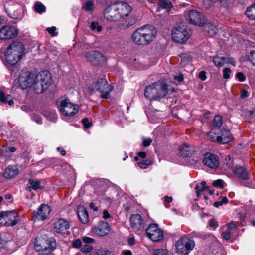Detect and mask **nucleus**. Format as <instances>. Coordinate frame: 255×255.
Wrapping results in <instances>:
<instances>
[{
    "label": "nucleus",
    "mask_w": 255,
    "mask_h": 255,
    "mask_svg": "<svg viewBox=\"0 0 255 255\" xmlns=\"http://www.w3.org/2000/svg\"><path fill=\"white\" fill-rule=\"evenodd\" d=\"M157 32L150 26H144L136 29L132 34L131 39L138 45H146L150 44L155 38Z\"/></svg>",
    "instance_id": "f257e3e1"
},
{
    "label": "nucleus",
    "mask_w": 255,
    "mask_h": 255,
    "mask_svg": "<svg viewBox=\"0 0 255 255\" xmlns=\"http://www.w3.org/2000/svg\"><path fill=\"white\" fill-rule=\"evenodd\" d=\"M167 92V84L163 81H159L146 86L144 90V95L150 100H156L163 98Z\"/></svg>",
    "instance_id": "f03ea898"
},
{
    "label": "nucleus",
    "mask_w": 255,
    "mask_h": 255,
    "mask_svg": "<svg viewBox=\"0 0 255 255\" xmlns=\"http://www.w3.org/2000/svg\"><path fill=\"white\" fill-rule=\"evenodd\" d=\"M58 109L63 119L69 122L71 117L74 116L78 112V105L72 103L66 98H61L57 100Z\"/></svg>",
    "instance_id": "7ed1b4c3"
},
{
    "label": "nucleus",
    "mask_w": 255,
    "mask_h": 255,
    "mask_svg": "<svg viewBox=\"0 0 255 255\" xmlns=\"http://www.w3.org/2000/svg\"><path fill=\"white\" fill-rule=\"evenodd\" d=\"M24 47L19 42H14L8 46L5 52L6 60L11 65L16 64L24 54Z\"/></svg>",
    "instance_id": "20e7f679"
},
{
    "label": "nucleus",
    "mask_w": 255,
    "mask_h": 255,
    "mask_svg": "<svg viewBox=\"0 0 255 255\" xmlns=\"http://www.w3.org/2000/svg\"><path fill=\"white\" fill-rule=\"evenodd\" d=\"M51 83L50 74L43 71L35 75L33 89L36 93L41 94L48 88Z\"/></svg>",
    "instance_id": "39448f33"
},
{
    "label": "nucleus",
    "mask_w": 255,
    "mask_h": 255,
    "mask_svg": "<svg viewBox=\"0 0 255 255\" xmlns=\"http://www.w3.org/2000/svg\"><path fill=\"white\" fill-rule=\"evenodd\" d=\"M179 156L185 158L187 163L195 165L197 164L200 158L199 154L196 151V148L187 144H183L179 148Z\"/></svg>",
    "instance_id": "423d86ee"
},
{
    "label": "nucleus",
    "mask_w": 255,
    "mask_h": 255,
    "mask_svg": "<svg viewBox=\"0 0 255 255\" xmlns=\"http://www.w3.org/2000/svg\"><path fill=\"white\" fill-rule=\"evenodd\" d=\"M193 240L187 236H183L176 241L175 243V251L179 255H188L195 247Z\"/></svg>",
    "instance_id": "0eeeda50"
},
{
    "label": "nucleus",
    "mask_w": 255,
    "mask_h": 255,
    "mask_svg": "<svg viewBox=\"0 0 255 255\" xmlns=\"http://www.w3.org/2000/svg\"><path fill=\"white\" fill-rule=\"evenodd\" d=\"M56 242L53 238L47 239H39L34 243V248L38 252H41L43 255H51L55 249Z\"/></svg>",
    "instance_id": "6e6552de"
},
{
    "label": "nucleus",
    "mask_w": 255,
    "mask_h": 255,
    "mask_svg": "<svg viewBox=\"0 0 255 255\" xmlns=\"http://www.w3.org/2000/svg\"><path fill=\"white\" fill-rule=\"evenodd\" d=\"M4 6L6 12L11 18L20 20L23 17L24 8L18 3L10 1L5 3Z\"/></svg>",
    "instance_id": "1a4fd4ad"
},
{
    "label": "nucleus",
    "mask_w": 255,
    "mask_h": 255,
    "mask_svg": "<svg viewBox=\"0 0 255 255\" xmlns=\"http://www.w3.org/2000/svg\"><path fill=\"white\" fill-rule=\"evenodd\" d=\"M191 35V31L182 23L175 26L172 31L173 39L182 43L187 41Z\"/></svg>",
    "instance_id": "9d476101"
},
{
    "label": "nucleus",
    "mask_w": 255,
    "mask_h": 255,
    "mask_svg": "<svg viewBox=\"0 0 255 255\" xmlns=\"http://www.w3.org/2000/svg\"><path fill=\"white\" fill-rule=\"evenodd\" d=\"M18 213L14 210L0 213V223L5 226H13L19 221Z\"/></svg>",
    "instance_id": "9b49d317"
},
{
    "label": "nucleus",
    "mask_w": 255,
    "mask_h": 255,
    "mask_svg": "<svg viewBox=\"0 0 255 255\" xmlns=\"http://www.w3.org/2000/svg\"><path fill=\"white\" fill-rule=\"evenodd\" d=\"M208 137L212 141L222 144H226L232 139L230 131L227 129L221 130L220 133L217 134L215 132L210 131L208 134Z\"/></svg>",
    "instance_id": "f8f14e48"
},
{
    "label": "nucleus",
    "mask_w": 255,
    "mask_h": 255,
    "mask_svg": "<svg viewBox=\"0 0 255 255\" xmlns=\"http://www.w3.org/2000/svg\"><path fill=\"white\" fill-rule=\"evenodd\" d=\"M147 237L154 242L161 241L164 238L163 231L156 224H150L146 229Z\"/></svg>",
    "instance_id": "ddd939ff"
},
{
    "label": "nucleus",
    "mask_w": 255,
    "mask_h": 255,
    "mask_svg": "<svg viewBox=\"0 0 255 255\" xmlns=\"http://www.w3.org/2000/svg\"><path fill=\"white\" fill-rule=\"evenodd\" d=\"M35 75L27 71H22L19 75L18 82L23 89L33 87Z\"/></svg>",
    "instance_id": "4468645a"
},
{
    "label": "nucleus",
    "mask_w": 255,
    "mask_h": 255,
    "mask_svg": "<svg viewBox=\"0 0 255 255\" xmlns=\"http://www.w3.org/2000/svg\"><path fill=\"white\" fill-rule=\"evenodd\" d=\"M96 89L100 93L102 98L108 99L110 93L113 90V87L109 85L106 79H99L95 83Z\"/></svg>",
    "instance_id": "2eb2a0df"
},
{
    "label": "nucleus",
    "mask_w": 255,
    "mask_h": 255,
    "mask_svg": "<svg viewBox=\"0 0 255 255\" xmlns=\"http://www.w3.org/2000/svg\"><path fill=\"white\" fill-rule=\"evenodd\" d=\"M185 17L191 24L196 26H201L204 24L202 15L197 10L191 9L185 12Z\"/></svg>",
    "instance_id": "dca6fc26"
},
{
    "label": "nucleus",
    "mask_w": 255,
    "mask_h": 255,
    "mask_svg": "<svg viewBox=\"0 0 255 255\" xmlns=\"http://www.w3.org/2000/svg\"><path fill=\"white\" fill-rule=\"evenodd\" d=\"M118 15V21L128 16L132 11L131 7L128 3L124 2L117 1L114 2Z\"/></svg>",
    "instance_id": "f3484780"
},
{
    "label": "nucleus",
    "mask_w": 255,
    "mask_h": 255,
    "mask_svg": "<svg viewBox=\"0 0 255 255\" xmlns=\"http://www.w3.org/2000/svg\"><path fill=\"white\" fill-rule=\"evenodd\" d=\"M51 209L47 204H42L36 211L33 212V219L34 221L44 220L49 215Z\"/></svg>",
    "instance_id": "a211bd4d"
},
{
    "label": "nucleus",
    "mask_w": 255,
    "mask_h": 255,
    "mask_svg": "<svg viewBox=\"0 0 255 255\" xmlns=\"http://www.w3.org/2000/svg\"><path fill=\"white\" fill-rule=\"evenodd\" d=\"M131 227L135 231H138L144 228L145 223L142 217L139 214H133L130 218Z\"/></svg>",
    "instance_id": "6ab92c4d"
},
{
    "label": "nucleus",
    "mask_w": 255,
    "mask_h": 255,
    "mask_svg": "<svg viewBox=\"0 0 255 255\" xmlns=\"http://www.w3.org/2000/svg\"><path fill=\"white\" fill-rule=\"evenodd\" d=\"M203 163L204 165L210 168L215 169L218 166L219 160L217 155L210 152H207L204 155Z\"/></svg>",
    "instance_id": "aec40b11"
},
{
    "label": "nucleus",
    "mask_w": 255,
    "mask_h": 255,
    "mask_svg": "<svg viewBox=\"0 0 255 255\" xmlns=\"http://www.w3.org/2000/svg\"><path fill=\"white\" fill-rule=\"evenodd\" d=\"M18 34L16 27L6 26L0 28V39H7L15 37Z\"/></svg>",
    "instance_id": "412c9836"
},
{
    "label": "nucleus",
    "mask_w": 255,
    "mask_h": 255,
    "mask_svg": "<svg viewBox=\"0 0 255 255\" xmlns=\"http://www.w3.org/2000/svg\"><path fill=\"white\" fill-rule=\"evenodd\" d=\"M70 228L69 222L62 218L55 219L53 223L54 231L57 233L64 234Z\"/></svg>",
    "instance_id": "4be33fe9"
},
{
    "label": "nucleus",
    "mask_w": 255,
    "mask_h": 255,
    "mask_svg": "<svg viewBox=\"0 0 255 255\" xmlns=\"http://www.w3.org/2000/svg\"><path fill=\"white\" fill-rule=\"evenodd\" d=\"M87 60L94 64H99L106 61V57L101 53L96 51L87 52L85 55Z\"/></svg>",
    "instance_id": "5701e85b"
},
{
    "label": "nucleus",
    "mask_w": 255,
    "mask_h": 255,
    "mask_svg": "<svg viewBox=\"0 0 255 255\" xmlns=\"http://www.w3.org/2000/svg\"><path fill=\"white\" fill-rule=\"evenodd\" d=\"M114 3L108 5L104 10V16L110 21H118V15Z\"/></svg>",
    "instance_id": "b1692460"
},
{
    "label": "nucleus",
    "mask_w": 255,
    "mask_h": 255,
    "mask_svg": "<svg viewBox=\"0 0 255 255\" xmlns=\"http://www.w3.org/2000/svg\"><path fill=\"white\" fill-rule=\"evenodd\" d=\"M109 224L104 221L100 222L97 226L93 228V233L97 236L101 237L106 235L110 231Z\"/></svg>",
    "instance_id": "393cba45"
},
{
    "label": "nucleus",
    "mask_w": 255,
    "mask_h": 255,
    "mask_svg": "<svg viewBox=\"0 0 255 255\" xmlns=\"http://www.w3.org/2000/svg\"><path fill=\"white\" fill-rule=\"evenodd\" d=\"M214 64L218 67L224 66L225 64H231L235 66V61L233 58L225 57L215 56L213 58Z\"/></svg>",
    "instance_id": "a878e982"
},
{
    "label": "nucleus",
    "mask_w": 255,
    "mask_h": 255,
    "mask_svg": "<svg viewBox=\"0 0 255 255\" xmlns=\"http://www.w3.org/2000/svg\"><path fill=\"white\" fill-rule=\"evenodd\" d=\"M232 170L236 175V176L242 180H247L248 179V175L247 171L242 167L236 165L235 167H231Z\"/></svg>",
    "instance_id": "bb28decb"
},
{
    "label": "nucleus",
    "mask_w": 255,
    "mask_h": 255,
    "mask_svg": "<svg viewBox=\"0 0 255 255\" xmlns=\"http://www.w3.org/2000/svg\"><path fill=\"white\" fill-rule=\"evenodd\" d=\"M77 214L82 223L86 224L88 223L89 221V215L84 207L82 206L78 207Z\"/></svg>",
    "instance_id": "cd10ccee"
},
{
    "label": "nucleus",
    "mask_w": 255,
    "mask_h": 255,
    "mask_svg": "<svg viewBox=\"0 0 255 255\" xmlns=\"http://www.w3.org/2000/svg\"><path fill=\"white\" fill-rule=\"evenodd\" d=\"M204 29L205 32H207L210 36H213L219 32V28L211 23H205Z\"/></svg>",
    "instance_id": "c85d7f7f"
},
{
    "label": "nucleus",
    "mask_w": 255,
    "mask_h": 255,
    "mask_svg": "<svg viewBox=\"0 0 255 255\" xmlns=\"http://www.w3.org/2000/svg\"><path fill=\"white\" fill-rule=\"evenodd\" d=\"M18 173V169L15 166H9L5 168L3 176L6 178H11Z\"/></svg>",
    "instance_id": "c756f323"
},
{
    "label": "nucleus",
    "mask_w": 255,
    "mask_h": 255,
    "mask_svg": "<svg viewBox=\"0 0 255 255\" xmlns=\"http://www.w3.org/2000/svg\"><path fill=\"white\" fill-rule=\"evenodd\" d=\"M28 188L32 189L34 190L43 188V186L41 185L40 181L36 179H30L28 180Z\"/></svg>",
    "instance_id": "7c9ffc66"
},
{
    "label": "nucleus",
    "mask_w": 255,
    "mask_h": 255,
    "mask_svg": "<svg viewBox=\"0 0 255 255\" xmlns=\"http://www.w3.org/2000/svg\"><path fill=\"white\" fill-rule=\"evenodd\" d=\"M223 125V119L221 116L216 115L215 116L213 121V127L211 131L215 132V130L219 129Z\"/></svg>",
    "instance_id": "2f4dec72"
},
{
    "label": "nucleus",
    "mask_w": 255,
    "mask_h": 255,
    "mask_svg": "<svg viewBox=\"0 0 255 255\" xmlns=\"http://www.w3.org/2000/svg\"><path fill=\"white\" fill-rule=\"evenodd\" d=\"M0 101L2 103H8L10 106L12 105L14 103L10 95L7 94L5 95L4 93L1 91H0Z\"/></svg>",
    "instance_id": "473e14b6"
},
{
    "label": "nucleus",
    "mask_w": 255,
    "mask_h": 255,
    "mask_svg": "<svg viewBox=\"0 0 255 255\" xmlns=\"http://www.w3.org/2000/svg\"><path fill=\"white\" fill-rule=\"evenodd\" d=\"M246 15L249 19L255 20V3L246 9Z\"/></svg>",
    "instance_id": "72a5a7b5"
},
{
    "label": "nucleus",
    "mask_w": 255,
    "mask_h": 255,
    "mask_svg": "<svg viewBox=\"0 0 255 255\" xmlns=\"http://www.w3.org/2000/svg\"><path fill=\"white\" fill-rule=\"evenodd\" d=\"M82 8L86 12H91L95 8V4L92 1L88 0L83 4Z\"/></svg>",
    "instance_id": "f704fd0d"
},
{
    "label": "nucleus",
    "mask_w": 255,
    "mask_h": 255,
    "mask_svg": "<svg viewBox=\"0 0 255 255\" xmlns=\"http://www.w3.org/2000/svg\"><path fill=\"white\" fill-rule=\"evenodd\" d=\"M207 188V187L206 185V182L205 181L201 182L200 184H196L195 189L196 191L197 196L200 197L201 193L206 190Z\"/></svg>",
    "instance_id": "c9c22d12"
},
{
    "label": "nucleus",
    "mask_w": 255,
    "mask_h": 255,
    "mask_svg": "<svg viewBox=\"0 0 255 255\" xmlns=\"http://www.w3.org/2000/svg\"><path fill=\"white\" fill-rule=\"evenodd\" d=\"M45 116L48 120L53 122H55L58 118L57 114L54 110L47 111L45 113Z\"/></svg>",
    "instance_id": "e433bc0d"
},
{
    "label": "nucleus",
    "mask_w": 255,
    "mask_h": 255,
    "mask_svg": "<svg viewBox=\"0 0 255 255\" xmlns=\"http://www.w3.org/2000/svg\"><path fill=\"white\" fill-rule=\"evenodd\" d=\"M172 7V4L170 1L162 0L159 3V8L165 9L167 10H170Z\"/></svg>",
    "instance_id": "4c0bfd02"
},
{
    "label": "nucleus",
    "mask_w": 255,
    "mask_h": 255,
    "mask_svg": "<svg viewBox=\"0 0 255 255\" xmlns=\"http://www.w3.org/2000/svg\"><path fill=\"white\" fill-rule=\"evenodd\" d=\"M89 27L90 28L91 30L93 31L101 32L102 30V27L101 25H99L98 22L95 21L92 22L90 24Z\"/></svg>",
    "instance_id": "58836bf2"
},
{
    "label": "nucleus",
    "mask_w": 255,
    "mask_h": 255,
    "mask_svg": "<svg viewBox=\"0 0 255 255\" xmlns=\"http://www.w3.org/2000/svg\"><path fill=\"white\" fill-rule=\"evenodd\" d=\"M246 57L250 62H251L253 65H255V50H251L248 54H247Z\"/></svg>",
    "instance_id": "ea45409f"
},
{
    "label": "nucleus",
    "mask_w": 255,
    "mask_h": 255,
    "mask_svg": "<svg viewBox=\"0 0 255 255\" xmlns=\"http://www.w3.org/2000/svg\"><path fill=\"white\" fill-rule=\"evenodd\" d=\"M45 9V6L40 2H37L35 4V10L38 13L44 12Z\"/></svg>",
    "instance_id": "a19ab883"
},
{
    "label": "nucleus",
    "mask_w": 255,
    "mask_h": 255,
    "mask_svg": "<svg viewBox=\"0 0 255 255\" xmlns=\"http://www.w3.org/2000/svg\"><path fill=\"white\" fill-rule=\"evenodd\" d=\"M137 164L141 169H146L151 164V162L148 160H145L138 162Z\"/></svg>",
    "instance_id": "79ce46f5"
},
{
    "label": "nucleus",
    "mask_w": 255,
    "mask_h": 255,
    "mask_svg": "<svg viewBox=\"0 0 255 255\" xmlns=\"http://www.w3.org/2000/svg\"><path fill=\"white\" fill-rule=\"evenodd\" d=\"M154 255H168V252L166 250L163 249H157L153 251Z\"/></svg>",
    "instance_id": "37998d69"
},
{
    "label": "nucleus",
    "mask_w": 255,
    "mask_h": 255,
    "mask_svg": "<svg viewBox=\"0 0 255 255\" xmlns=\"http://www.w3.org/2000/svg\"><path fill=\"white\" fill-rule=\"evenodd\" d=\"M212 185L214 187L223 188L224 187V182L221 179H218L213 182Z\"/></svg>",
    "instance_id": "c03bdc74"
},
{
    "label": "nucleus",
    "mask_w": 255,
    "mask_h": 255,
    "mask_svg": "<svg viewBox=\"0 0 255 255\" xmlns=\"http://www.w3.org/2000/svg\"><path fill=\"white\" fill-rule=\"evenodd\" d=\"M218 222L214 219H211L209 221V226L213 229H215L218 226Z\"/></svg>",
    "instance_id": "a18cd8bd"
},
{
    "label": "nucleus",
    "mask_w": 255,
    "mask_h": 255,
    "mask_svg": "<svg viewBox=\"0 0 255 255\" xmlns=\"http://www.w3.org/2000/svg\"><path fill=\"white\" fill-rule=\"evenodd\" d=\"M32 120L35 121L38 124H41L42 122V118L40 116L34 114L32 116Z\"/></svg>",
    "instance_id": "49530a36"
},
{
    "label": "nucleus",
    "mask_w": 255,
    "mask_h": 255,
    "mask_svg": "<svg viewBox=\"0 0 255 255\" xmlns=\"http://www.w3.org/2000/svg\"><path fill=\"white\" fill-rule=\"evenodd\" d=\"M231 70L229 68H225L223 69V77L225 79H229L230 78V74Z\"/></svg>",
    "instance_id": "de8ad7c7"
},
{
    "label": "nucleus",
    "mask_w": 255,
    "mask_h": 255,
    "mask_svg": "<svg viewBox=\"0 0 255 255\" xmlns=\"http://www.w3.org/2000/svg\"><path fill=\"white\" fill-rule=\"evenodd\" d=\"M92 247L91 245H85L82 248L81 251L83 253H89V252H90L91 250H92Z\"/></svg>",
    "instance_id": "09e8293b"
},
{
    "label": "nucleus",
    "mask_w": 255,
    "mask_h": 255,
    "mask_svg": "<svg viewBox=\"0 0 255 255\" xmlns=\"http://www.w3.org/2000/svg\"><path fill=\"white\" fill-rule=\"evenodd\" d=\"M56 30V28L55 26H52L51 27H48L47 28V31L52 36H55L57 35V33L55 32Z\"/></svg>",
    "instance_id": "8fccbe9b"
},
{
    "label": "nucleus",
    "mask_w": 255,
    "mask_h": 255,
    "mask_svg": "<svg viewBox=\"0 0 255 255\" xmlns=\"http://www.w3.org/2000/svg\"><path fill=\"white\" fill-rule=\"evenodd\" d=\"M142 140H143V145L145 147L149 146L151 144V142H152V140L150 138H146L144 137V138H142Z\"/></svg>",
    "instance_id": "3c124183"
},
{
    "label": "nucleus",
    "mask_w": 255,
    "mask_h": 255,
    "mask_svg": "<svg viewBox=\"0 0 255 255\" xmlns=\"http://www.w3.org/2000/svg\"><path fill=\"white\" fill-rule=\"evenodd\" d=\"M82 123L84 125V126L87 128H90L92 126V123L89 122L88 118H85L83 119Z\"/></svg>",
    "instance_id": "603ef678"
},
{
    "label": "nucleus",
    "mask_w": 255,
    "mask_h": 255,
    "mask_svg": "<svg viewBox=\"0 0 255 255\" xmlns=\"http://www.w3.org/2000/svg\"><path fill=\"white\" fill-rule=\"evenodd\" d=\"M82 240L84 243H87V244L92 243L94 242V239L90 238V237H86V236L83 237L82 238Z\"/></svg>",
    "instance_id": "864d4df0"
},
{
    "label": "nucleus",
    "mask_w": 255,
    "mask_h": 255,
    "mask_svg": "<svg viewBox=\"0 0 255 255\" xmlns=\"http://www.w3.org/2000/svg\"><path fill=\"white\" fill-rule=\"evenodd\" d=\"M73 247L74 248H80L82 245V242L80 239H77L73 242Z\"/></svg>",
    "instance_id": "5fc2aeb1"
},
{
    "label": "nucleus",
    "mask_w": 255,
    "mask_h": 255,
    "mask_svg": "<svg viewBox=\"0 0 255 255\" xmlns=\"http://www.w3.org/2000/svg\"><path fill=\"white\" fill-rule=\"evenodd\" d=\"M146 156V153L145 152H139L137 153V156H135L134 160L135 161H137L138 160L139 157H141V158H145Z\"/></svg>",
    "instance_id": "6e6d98bb"
},
{
    "label": "nucleus",
    "mask_w": 255,
    "mask_h": 255,
    "mask_svg": "<svg viewBox=\"0 0 255 255\" xmlns=\"http://www.w3.org/2000/svg\"><path fill=\"white\" fill-rule=\"evenodd\" d=\"M222 236L224 239L228 240L230 238L231 232L229 231H226L223 232Z\"/></svg>",
    "instance_id": "4d7b16f0"
},
{
    "label": "nucleus",
    "mask_w": 255,
    "mask_h": 255,
    "mask_svg": "<svg viewBox=\"0 0 255 255\" xmlns=\"http://www.w3.org/2000/svg\"><path fill=\"white\" fill-rule=\"evenodd\" d=\"M237 78L239 79V80L241 82H243L245 80V76L243 73L241 72H238L236 75Z\"/></svg>",
    "instance_id": "13d9d810"
},
{
    "label": "nucleus",
    "mask_w": 255,
    "mask_h": 255,
    "mask_svg": "<svg viewBox=\"0 0 255 255\" xmlns=\"http://www.w3.org/2000/svg\"><path fill=\"white\" fill-rule=\"evenodd\" d=\"M196 236L203 239H205L207 236H209V235H207L203 233H197L196 234Z\"/></svg>",
    "instance_id": "bf43d9fd"
},
{
    "label": "nucleus",
    "mask_w": 255,
    "mask_h": 255,
    "mask_svg": "<svg viewBox=\"0 0 255 255\" xmlns=\"http://www.w3.org/2000/svg\"><path fill=\"white\" fill-rule=\"evenodd\" d=\"M199 78L203 81L206 79V73L204 71H201L199 74Z\"/></svg>",
    "instance_id": "052dcab7"
},
{
    "label": "nucleus",
    "mask_w": 255,
    "mask_h": 255,
    "mask_svg": "<svg viewBox=\"0 0 255 255\" xmlns=\"http://www.w3.org/2000/svg\"><path fill=\"white\" fill-rule=\"evenodd\" d=\"M228 227L230 230L236 229L237 228V225L234 222H231L229 223Z\"/></svg>",
    "instance_id": "680f3d73"
},
{
    "label": "nucleus",
    "mask_w": 255,
    "mask_h": 255,
    "mask_svg": "<svg viewBox=\"0 0 255 255\" xmlns=\"http://www.w3.org/2000/svg\"><path fill=\"white\" fill-rule=\"evenodd\" d=\"M7 242L5 240L0 239V249L5 247Z\"/></svg>",
    "instance_id": "e2e57ef3"
},
{
    "label": "nucleus",
    "mask_w": 255,
    "mask_h": 255,
    "mask_svg": "<svg viewBox=\"0 0 255 255\" xmlns=\"http://www.w3.org/2000/svg\"><path fill=\"white\" fill-rule=\"evenodd\" d=\"M248 96H249V93L246 90H243L241 92V97L242 98H246V97H248Z\"/></svg>",
    "instance_id": "0e129e2a"
},
{
    "label": "nucleus",
    "mask_w": 255,
    "mask_h": 255,
    "mask_svg": "<svg viewBox=\"0 0 255 255\" xmlns=\"http://www.w3.org/2000/svg\"><path fill=\"white\" fill-rule=\"evenodd\" d=\"M111 217L110 213L108 212L107 210H104L103 211V218L104 219H108Z\"/></svg>",
    "instance_id": "69168bd1"
},
{
    "label": "nucleus",
    "mask_w": 255,
    "mask_h": 255,
    "mask_svg": "<svg viewBox=\"0 0 255 255\" xmlns=\"http://www.w3.org/2000/svg\"><path fill=\"white\" fill-rule=\"evenodd\" d=\"M129 63L135 67H137V63L136 59H131L129 61Z\"/></svg>",
    "instance_id": "338daca9"
},
{
    "label": "nucleus",
    "mask_w": 255,
    "mask_h": 255,
    "mask_svg": "<svg viewBox=\"0 0 255 255\" xmlns=\"http://www.w3.org/2000/svg\"><path fill=\"white\" fill-rule=\"evenodd\" d=\"M174 78L175 80L178 81L179 82H182L183 80V77L182 75L175 76Z\"/></svg>",
    "instance_id": "774afa93"
}]
</instances>
